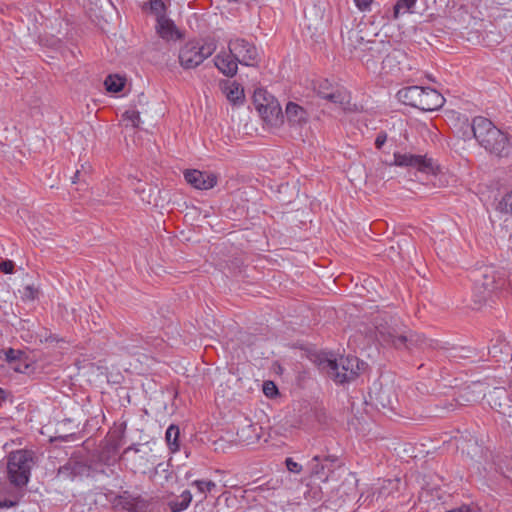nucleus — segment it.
<instances>
[{"mask_svg":"<svg viewBox=\"0 0 512 512\" xmlns=\"http://www.w3.org/2000/svg\"><path fill=\"white\" fill-rule=\"evenodd\" d=\"M417 0H398L393 7V19H398L401 15L413 13Z\"/></svg>","mask_w":512,"mask_h":512,"instance_id":"5701e85b","label":"nucleus"},{"mask_svg":"<svg viewBox=\"0 0 512 512\" xmlns=\"http://www.w3.org/2000/svg\"><path fill=\"white\" fill-rule=\"evenodd\" d=\"M263 392L266 396L272 397L277 393V388L273 382L267 381L263 385Z\"/></svg>","mask_w":512,"mask_h":512,"instance_id":"72a5a7b5","label":"nucleus"},{"mask_svg":"<svg viewBox=\"0 0 512 512\" xmlns=\"http://www.w3.org/2000/svg\"><path fill=\"white\" fill-rule=\"evenodd\" d=\"M79 176V171H76L75 175H74V178H73V183H76V178Z\"/></svg>","mask_w":512,"mask_h":512,"instance_id":"a18cd8bd","label":"nucleus"},{"mask_svg":"<svg viewBox=\"0 0 512 512\" xmlns=\"http://www.w3.org/2000/svg\"><path fill=\"white\" fill-rule=\"evenodd\" d=\"M387 140V134L380 132L375 139V146L377 149H381Z\"/></svg>","mask_w":512,"mask_h":512,"instance_id":"58836bf2","label":"nucleus"},{"mask_svg":"<svg viewBox=\"0 0 512 512\" xmlns=\"http://www.w3.org/2000/svg\"><path fill=\"white\" fill-rule=\"evenodd\" d=\"M33 458L27 450H17L10 453L7 462V476L10 483L16 487L25 486L30 478Z\"/></svg>","mask_w":512,"mask_h":512,"instance_id":"423d86ee","label":"nucleus"},{"mask_svg":"<svg viewBox=\"0 0 512 512\" xmlns=\"http://www.w3.org/2000/svg\"><path fill=\"white\" fill-rule=\"evenodd\" d=\"M99 459H100V461H105V463L108 464V465L111 463L109 459H105V451H103L100 454Z\"/></svg>","mask_w":512,"mask_h":512,"instance_id":"c03bdc74","label":"nucleus"},{"mask_svg":"<svg viewBox=\"0 0 512 512\" xmlns=\"http://www.w3.org/2000/svg\"><path fill=\"white\" fill-rule=\"evenodd\" d=\"M179 437H180V430L179 427L171 424L165 433V440L167 443V446L169 448V451L171 453H176L180 450V444H179Z\"/></svg>","mask_w":512,"mask_h":512,"instance_id":"4be33fe9","label":"nucleus"},{"mask_svg":"<svg viewBox=\"0 0 512 512\" xmlns=\"http://www.w3.org/2000/svg\"><path fill=\"white\" fill-rule=\"evenodd\" d=\"M23 354L24 352L20 350L10 348L5 352V359L7 363L11 365L12 363L19 361L20 358H23Z\"/></svg>","mask_w":512,"mask_h":512,"instance_id":"7c9ffc66","label":"nucleus"},{"mask_svg":"<svg viewBox=\"0 0 512 512\" xmlns=\"http://www.w3.org/2000/svg\"><path fill=\"white\" fill-rule=\"evenodd\" d=\"M125 84V79L118 75H109L105 81L104 85L108 92L117 93L120 92Z\"/></svg>","mask_w":512,"mask_h":512,"instance_id":"b1692460","label":"nucleus"},{"mask_svg":"<svg viewBox=\"0 0 512 512\" xmlns=\"http://www.w3.org/2000/svg\"><path fill=\"white\" fill-rule=\"evenodd\" d=\"M270 103L259 104L260 108L258 113L264 119V121L271 126H279L283 123L284 115L282 113L281 106L276 98H269Z\"/></svg>","mask_w":512,"mask_h":512,"instance_id":"4468645a","label":"nucleus"},{"mask_svg":"<svg viewBox=\"0 0 512 512\" xmlns=\"http://www.w3.org/2000/svg\"><path fill=\"white\" fill-rule=\"evenodd\" d=\"M90 508L83 502H76L71 507V512H89Z\"/></svg>","mask_w":512,"mask_h":512,"instance_id":"4c0bfd02","label":"nucleus"},{"mask_svg":"<svg viewBox=\"0 0 512 512\" xmlns=\"http://www.w3.org/2000/svg\"><path fill=\"white\" fill-rule=\"evenodd\" d=\"M226 98L234 105H239L244 102L243 88L236 82L230 83L224 90Z\"/></svg>","mask_w":512,"mask_h":512,"instance_id":"412c9836","label":"nucleus"},{"mask_svg":"<svg viewBox=\"0 0 512 512\" xmlns=\"http://www.w3.org/2000/svg\"><path fill=\"white\" fill-rule=\"evenodd\" d=\"M376 338L381 344L397 349H410L412 344L420 341L418 335L412 334L398 318L394 317L376 324Z\"/></svg>","mask_w":512,"mask_h":512,"instance_id":"f03ea898","label":"nucleus"},{"mask_svg":"<svg viewBox=\"0 0 512 512\" xmlns=\"http://www.w3.org/2000/svg\"><path fill=\"white\" fill-rule=\"evenodd\" d=\"M347 41L348 46L357 49L364 43V38L360 35L359 31L351 30L348 32Z\"/></svg>","mask_w":512,"mask_h":512,"instance_id":"cd10ccee","label":"nucleus"},{"mask_svg":"<svg viewBox=\"0 0 512 512\" xmlns=\"http://www.w3.org/2000/svg\"><path fill=\"white\" fill-rule=\"evenodd\" d=\"M483 286H484L485 290H487V291H492L495 288H498V286H494L493 281H490V282L484 281Z\"/></svg>","mask_w":512,"mask_h":512,"instance_id":"79ce46f5","label":"nucleus"},{"mask_svg":"<svg viewBox=\"0 0 512 512\" xmlns=\"http://www.w3.org/2000/svg\"><path fill=\"white\" fill-rule=\"evenodd\" d=\"M192 501V494L184 490L178 497L169 501L168 505L172 512H181L188 508Z\"/></svg>","mask_w":512,"mask_h":512,"instance_id":"aec40b11","label":"nucleus"},{"mask_svg":"<svg viewBox=\"0 0 512 512\" xmlns=\"http://www.w3.org/2000/svg\"><path fill=\"white\" fill-rule=\"evenodd\" d=\"M15 263L12 260H3L0 263V271L4 274H12L14 272Z\"/></svg>","mask_w":512,"mask_h":512,"instance_id":"473e14b6","label":"nucleus"},{"mask_svg":"<svg viewBox=\"0 0 512 512\" xmlns=\"http://www.w3.org/2000/svg\"><path fill=\"white\" fill-rule=\"evenodd\" d=\"M113 505L128 512H143L147 508V502L139 496H133L125 491L116 496Z\"/></svg>","mask_w":512,"mask_h":512,"instance_id":"2eb2a0df","label":"nucleus"},{"mask_svg":"<svg viewBox=\"0 0 512 512\" xmlns=\"http://www.w3.org/2000/svg\"><path fill=\"white\" fill-rule=\"evenodd\" d=\"M501 205L506 212L512 214V191L503 197Z\"/></svg>","mask_w":512,"mask_h":512,"instance_id":"f704fd0d","label":"nucleus"},{"mask_svg":"<svg viewBox=\"0 0 512 512\" xmlns=\"http://www.w3.org/2000/svg\"><path fill=\"white\" fill-rule=\"evenodd\" d=\"M184 178L187 183L199 190H208L217 184V177L211 172L187 170Z\"/></svg>","mask_w":512,"mask_h":512,"instance_id":"ddd939ff","label":"nucleus"},{"mask_svg":"<svg viewBox=\"0 0 512 512\" xmlns=\"http://www.w3.org/2000/svg\"><path fill=\"white\" fill-rule=\"evenodd\" d=\"M373 0H354L356 7L361 11H366L370 8Z\"/></svg>","mask_w":512,"mask_h":512,"instance_id":"e433bc0d","label":"nucleus"},{"mask_svg":"<svg viewBox=\"0 0 512 512\" xmlns=\"http://www.w3.org/2000/svg\"><path fill=\"white\" fill-rule=\"evenodd\" d=\"M339 458L335 455H315L308 463L310 476L327 482L336 468L340 467Z\"/></svg>","mask_w":512,"mask_h":512,"instance_id":"6e6552de","label":"nucleus"},{"mask_svg":"<svg viewBox=\"0 0 512 512\" xmlns=\"http://www.w3.org/2000/svg\"><path fill=\"white\" fill-rule=\"evenodd\" d=\"M321 365L335 383L344 384L357 378L364 363L355 356H341L336 359H327Z\"/></svg>","mask_w":512,"mask_h":512,"instance_id":"39448f33","label":"nucleus"},{"mask_svg":"<svg viewBox=\"0 0 512 512\" xmlns=\"http://www.w3.org/2000/svg\"><path fill=\"white\" fill-rule=\"evenodd\" d=\"M285 117L290 126L302 127L308 123L309 113L297 103L288 102L285 108Z\"/></svg>","mask_w":512,"mask_h":512,"instance_id":"f3484780","label":"nucleus"},{"mask_svg":"<svg viewBox=\"0 0 512 512\" xmlns=\"http://www.w3.org/2000/svg\"><path fill=\"white\" fill-rule=\"evenodd\" d=\"M95 469L88 461L81 457H71L63 466L58 469L59 477L74 480L76 478L89 477Z\"/></svg>","mask_w":512,"mask_h":512,"instance_id":"f8f14e48","label":"nucleus"},{"mask_svg":"<svg viewBox=\"0 0 512 512\" xmlns=\"http://www.w3.org/2000/svg\"><path fill=\"white\" fill-rule=\"evenodd\" d=\"M286 468L289 472L299 474L302 471V465L295 462L292 458H286Z\"/></svg>","mask_w":512,"mask_h":512,"instance_id":"2f4dec72","label":"nucleus"},{"mask_svg":"<svg viewBox=\"0 0 512 512\" xmlns=\"http://www.w3.org/2000/svg\"><path fill=\"white\" fill-rule=\"evenodd\" d=\"M146 6L149 7L150 13L155 16L156 20L167 16V7L162 0H149L144 8Z\"/></svg>","mask_w":512,"mask_h":512,"instance_id":"393cba45","label":"nucleus"},{"mask_svg":"<svg viewBox=\"0 0 512 512\" xmlns=\"http://www.w3.org/2000/svg\"><path fill=\"white\" fill-rule=\"evenodd\" d=\"M215 67L226 77H234L240 64L228 51H221L214 57Z\"/></svg>","mask_w":512,"mask_h":512,"instance_id":"dca6fc26","label":"nucleus"},{"mask_svg":"<svg viewBox=\"0 0 512 512\" xmlns=\"http://www.w3.org/2000/svg\"><path fill=\"white\" fill-rule=\"evenodd\" d=\"M269 98H275V97L273 95H271L270 93H268L264 89L256 90L253 95V101H254L256 110L257 111L259 110V108H260L259 104H263L264 106H265V104H269L270 103Z\"/></svg>","mask_w":512,"mask_h":512,"instance_id":"bb28decb","label":"nucleus"},{"mask_svg":"<svg viewBox=\"0 0 512 512\" xmlns=\"http://www.w3.org/2000/svg\"><path fill=\"white\" fill-rule=\"evenodd\" d=\"M459 133L464 140L475 138L491 154L505 156L511 152L508 135L485 117L477 116L471 123L464 117Z\"/></svg>","mask_w":512,"mask_h":512,"instance_id":"f257e3e1","label":"nucleus"},{"mask_svg":"<svg viewBox=\"0 0 512 512\" xmlns=\"http://www.w3.org/2000/svg\"><path fill=\"white\" fill-rule=\"evenodd\" d=\"M262 428L257 423L245 420V423L237 431V439L244 445H251L261 437Z\"/></svg>","mask_w":512,"mask_h":512,"instance_id":"a211bd4d","label":"nucleus"},{"mask_svg":"<svg viewBox=\"0 0 512 512\" xmlns=\"http://www.w3.org/2000/svg\"><path fill=\"white\" fill-rule=\"evenodd\" d=\"M386 395V391L385 390H382L380 393H379V396H378V400L379 402L381 403V405L383 407H386L388 405L391 404V402L388 400L387 402H385V399H384V396Z\"/></svg>","mask_w":512,"mask_h":512,"instance_id":"ea45409f","label":"nucleus"},{"mask_svg":"<svg viewBox=\"0 0 512 512\" xmlns=\"http://www.w3.org/2000/svg\"><path fill=\"white\" fill-rule=\"evenodd\" d=\"M9 367L17 373H26L30 369V364L25 353L23 354V358H20L19 361L12 363L9 365Z\"/></svg>","mask_w":512,"mask_h":512,"instance_id":"c756f323","label":"nucleus"},{"mask_svg":"<svg viewBox=\"0 0 512 512\" xmlns=\"http://www.w3.org/2000/svg\"><path fill=\"white\" fill-rule=\"evenodd\" d=\"M216 49V41L212 39L204 42L198 40L187 41L179 49V64L185 70L194 69L210 57Z\"/></svg>","mask_w":512,"mask_h":512,"instance_id":"20e7f679","label":"nucleus"},{"mask_svg":"<svg viewBox=\"0 0 512 512\" xmlns=\"http://www.w3.org/2000/svg\"><path fill=\"white\" fill-rule=\"evenodd\" d=\"M394 164L400 167H411L426 174H435L437 165L432 158L426 155H415L411 153H394Z\"/></svg>","mask_w":512,"mask_h":512,"instance_id":"9b49d317","label":"nucleus"},{"mask_svg":"<svg viewBox=\"0 0 512 512\" xmlns=\"http://www.w3.org/2000/svg\"><path fill=\"white\" fill-rule=\"evenodd\" d=\"M447 512H471V509L468 506L463 505L461 507L452 509V510L447 511Z\"/></svg>","mask_w":512,"mask_h":512,"instance_id":"37998d69","label":"nucleus"},{"mask_svg":"<svg viewBox=\"0 0 512 512\" xmlns=\"http://www.w3.org/2000/svg\"><path fill=\"white\" fill-rule=\"evenodd\" d=\"M191 485L195 487L197 492L201 495L200 501L206 499V493L211 492L216 487V484L210 480H195Z\"/></svg>","mask_w":512,"mask_h":512,"instance_id":"a878e982","label":"nucleus"},{"mask_svg":"<svg viewBox=\"0 0 512 512\" xmlns=\"http://www.w3.org/2000/svg\"><path fill=\"white\" fill-rule=\"evenodd\" d=\"M400 101L406 105L423 111H434L444 104V97L434 89L420 86H409L400 89L397 93Z\"/></svg>","mask_w":512,"mask_h":512,"instance_id":"7ed1b4c3","label":"nucleus"},{"mask_svg":"<svg viewBox=\"0 0 512 512\" xmlns=\"http://www.w3.org/2000/svg\"><path fill=\"white\" fill-rule=\"evenodd\" d=\"M228 50L241 64L248 67L256 66L260 61L258 48L254 43L240 37L228 41Z\"/></svg>","mask_w":512,"mask_h":512,"instance_id":"0eeeda50","label":"nucleus"},{"mask_svg":"<svg viewBox=\"0 0 512 512\" xmlns=\"http://www.w3.org/2000/svg\"><path fill=\"white\" fill-rule=\"evenodd\" d=\"M123 120L131 124L132 127H138L140 124V114L137 110L131 109L123 113Z\"/></svg>","mask_w":512,"mask_h":512,"instance_id":"c85d7f7f","label":"nucleus"},{"mask_svg":"<svg viewBox=\"0 0 512 512\" xmlns=\"http://www.w3.org/2000/svg\"><path fill=\"white\" fill-rule=\"evenodd\" d=\"M314 89L318 96L339 105L343 109H346L350 103L351 96L349 92L342 87L333 86L327 79L317 81Z\"/></svg>","mask_w":512,"mask_h":512,"instance_id":"9d476101","label":"nucleus"},{"mask_svg":"<svg viewBox=\"0 0 512 512\" xmlns=\"http://www.w3.org/2000/svg\"><path fill=\"white\" fill-rule=\"evenodd\" d=\"M155 29L157 34L167 41L177 40L181 37L175 23L167 16L156 20Z\"/></svg>","mask_w":512,"mask_h":512,"instance_id":"6ab92c4d","label":"nucleus"},{"mask_svg":"<svg viewBox=\"0 0 512 512\" xmlns=\"http://www.w3.org/2000/svg\"><path fill=\"white\" fill-rule=\"evenodd\" d=\"M123 455L128 456L134 472L145 473L149 466H154L156 462V456L146 445L129 446L124 450Z\"/></svg>","mask_w":512,"mask_h":512,"instance_id":"1a4fd4ad","label":"nucleus"},{"mask_svg":"<svg viewBox=\"0 0 512 512\" xmlns=\"http://www.w3.org/2000/svg\"><path fill=\"white\" fill-rule=\"evenodd\" d=\"M38 290L30 285L24 287L23 297L29 300H33L37 297Z\"/></svg>","mask_w":512,"mask_h":512,"instance_id":"c9c22d12","label":"nucleus"},{"mask_svg":"<svg viewBox=\"0 0 512 512\" xmlns=\"http://www.w3.org/2000/svg\"><path fill=\"white\" fill-rule=\"evenodd\" d=\"M15 505V502L13 501H10V500H3V501H0V511L3 510V509H8L12 506Z\"/></svg>","mask_w":512,"mask_h":512,"instance_id":"a19ab883","label":"nucleus"}]
</instances>
